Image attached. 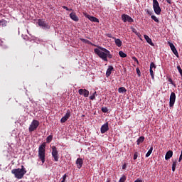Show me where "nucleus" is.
I'll use <instances>...</instances> for the list:
<instances>
[{"mask_svg":"<svg viewBox=\"0 0 182 182\" xmlns=\"http://www.w3.org/2000/svg\"><path fill=\"white\" fill-rule=\"evenodd\" d=\"M94 52L105 62H107V58H109V59H112V58H113V55H111L110 51L103 47L98 46V48L94 49Z\"/></svg>","mask_w":182,"mask_h":182,"instance_id":"1","label":"nucleus"},{"mask_svg":"<svg viewBox=\"0 0 182 182\" xmlns=\"http://www.w3.org/2000/svg\"><path fill=\"white\" fill-rule=\"evenodd\" d=\"M11 173L14 175L16 178L21 180V178H23V176L26 174V168L22 165L21 168H18L13 169Z\"/></svg>","mask_w":182,"mask_h":182,"instance_id":"2","label":"nucleus"},{"mask_svg":"<svg viewBox=\"0 0 182 182\" xmlns=\"http://www.w3.org/2000/svg\"><path fill=\"white\" fill-rule=\"evenodd\" d=\"M46 147V143H43L38 148V157L42 163H45V149Z\"/></svg>","mask_w":182,"mask_h":182,"instance_id":"3","label":"nucleus"},{"mask_svg":"<svg viewBox=\"0 0 182 182\" xmlns=\"http://www.w3.org/2000/svg\"><path fill=\"white\" fill-rule=\"evenodd\" d=\"M153 9L156 15L161 14V8H160V4L157 0H153Z\"/></svg>","mask_w":182,"mask_h":182,"instance_id":"4","label":"nucleus"},{"mask_svg":"<svg viewBox=\"0 0 182 182\" xmlns=\"http://www.w3.org/2000/svg\"><path fill=\"white\" fill-rule=\"evenodd\" d=\"M52 149V157L54 159V161H59V151H58V148L55 146H53Z\"/></svg>","mask_w":182,"mask_h":182,"instance_id":"5","label":"nucleus"},{"mask_svg":"<svg viewBox=\"0 0 182 182\" xmlns=\"http://www.w3.org/2000/svg\"><path fill=\"white\" fill-rule=\"evenodd\" d=\"M39 127V121L34 119L32 121L28 130L30 132H35Z\"/></svg>","mask_w":182,"mask_h":182,"instance_id":"6","label":"nucleus"},{"mask_svg":"<svg viewBox=\"0 0 182 182\" xmlns=\"http://www.w3.org/2000/svg\"><path fill=\"white\" fill-rule=\"evenodd\" d=\"M176 103V93L172 92L169 98V107H174V104Z\"/></svg>","mask_w":182,"mask_h":182,"instance_id":"7","label":"nucleus"},{"mask_svg":"<svg viewBox=\"0 0 182 182\" xmlns=\"http://www.w3.org/2000/svg\"><path fill=\"white\" fill-rule=\"evenodd\" d=\"M121 18L122 21L124 23L129 22V23H132V22H134V20L127 14H122Z\"/></svg>","mask_w":182,"mask_h":182,"instance_id":"8","label":"nucleus"},{"mask_svg":"<svg viewBox=\"0 0 182 182\" xmlns=\"http://www.w3.org/2000/svg\"><path fill=\"white\" fill-rule=\"evenodd\" d=\"M168 45H169L171 50H172V52L175 55V56L178 58V52L177 51L176 46H174V44H173V43H171L170 41H168Z\"/></svg>","mask_w":182,"mask_h":182,"instance_id":"9","label":"nucleus"},{"mask_svg":"<svg viewBox=\"0 0 182 182\" xmlns=\"http://www.w3.org/2000/svg\"><path fill=\"white\" fill-rule=\"evenodd\" d=\"M38 25L43 28V29H49V25L46 23V21L43 20H38Z\"/></svg>","mask_w":182,"mask_h":182,"instance_id":"10","label":"nucleus"},{"mask_svg":"<svg viewBox=\"0 0 182 182\" xmlns=\"http://www.w3.org/2000/svg\"><path fill=\"white\" fill-rule=\"evenodd\" d=\"M78 93L80 95V96H84V97H89V90L86 89H80L78 90Z\"/></svg>","mask_w":182,"mask_h":182,"instance_id":"11","label":"nucleus"},{"mask_svg":"<svg viewBox=\"0 0 182 182\" xmlns=\"http://www.w3.org/2000/svg\"><path fill=\"white\" fill-rule=\"evenodd\" d=\"M69 117H70V110L68 109L65 115L61 118L60 122L65 123Z\"/></svg>","mask_w":182,"mask_h":182,"instance_id":"12","label":"nucleus"},{"mask_svg":"<svg viewBox=\"0 0 182 182\" xmlns=\"http://www.w3.org/2000/svg\"><path fill=\"white\" fill-rule=\"evenodd\" d=\"M109 130V122H106L101 127V133L102 134H105L106 132Z\"/></svg>","mask_w":182,"mask_h":182,"instance_id":"13","label":"nucleus"},{"mask_svg":"<svg viewBox=\"0 0 182 182\" xmlns=\"http://www.w3.org/2000/svg\"><path fill=\"white\" fill-rule=\"evenodd\" d=\"M113 70H114V68H113L112 65H109L106 72V77H109V76L112 75V72H113Z\"/></svg>","mask_w":182,"mask_h":182,"instance_id":"14","label":"nucleus"},{"mask_svg":"<svg viewBox=\"0 0 182 182\" xmlns=\"http://www.w3.org/2000/svg\"><path fill=\"white\" fill-rule=\"evenodd\" d=\"M76 165L77 168H82V166H83V159L82 158L77 159Z\"/></svg>","mask_w":182,"mask_h":182,"instance_id":"15","label":"nucleus"},{"mask_svg":"<svg viewBox=\"0 0 182 182\" xmlns=\"http://www.w3.org/2000/svg\"><path fill=\"white\" fill-rule=\"evenodd\" d=\"M70 18L75 22H79V17L76 15V13L70 14Z\"/></svg>","mask_w":182,"mask_h":182,"instance_id":"16","label":"nucleus"},{"mask_svg":"<svg viewBox=\"0 0 182 182\" xmlns=\"http://www.w3.org/2000/svg\"><path fill=\"white\" fill-rule=\"evenodd\" d=\"M144 38L145 41H146L147 43L151 45V46H154V43L151 41V38H150V37H149V36L144 35Z\"/></svg>","mask_w":182,"mask_h":182,"instance_id":"17","label":"nucleus"},{"mask_svg":"<svg viewBox=\"0 0 182 182\" xmlns=\"http://www.w3.org/2000/svg\"><path fill=\"white\" fill-rule=\"evenodd\" d=\"M112 39L114 40L115 44L117 45V46L118 48L122 47V45H123V43H122V40H120L119 38H116L115 37H113Z\"/></svg>","mask_w":182,"mask_h":182,"instance_id":"18","label":"nucleus"},{"mask_svg":"<svg viewBox=\"0 0 182 182\" xmlns=\"http://www.w3.org/2000/svg\"><path fill=\"white\" fill-rule=\"evenodd\" d=\"M173 157V151L170 150L166 152L165 156V160H170Z\"/></svg>","mask_w":182,"mask_h":182,"instance_id":"19","label":"nucleus"},{"mask_svg":"<svg viewBox=\"0 0 182 182\" xmlns=\"http://www.w3.org/2000/svg\"><path fill=\"white\" fill-rule=\"evenodd\" d=\"M87 18H89L90 21H91V22H97L99 23V20L97 19V18L95 17V16H87Z\"/></svg>","mask_w":182,"mask_h":182,"instance_id":"20","label":"nucleus"},{"mask_svg":"<svg viewBox=\"0 0 182 182\" xmlns=\"http://www.w3.org/2000/svg\"><path fill=\"white\" fill-rule=\"evenodd\" d=\"M119 93H126L127 92V90L124 87H121L118 89Z\"/></svg>","mask_w":182,"mask_h":182,"instance_id":"21","label":"nucleus"},{"mask_svg":"<svg viewBox=\"0 0 182 182\" xmlns=\"http://www.w3.org/2000/svg\"><path fill=\"white\" fill-rule=\"evenodd\" d=\"M143 141H144V136H140V137L137 139V141H136L138 146H139V144H140L141 143H143Z\"/></svg>","mask_w":182,"mask_h":182,"instance_id":"22","label":"nucleus"},{"mask_svg":"<svg viewBox=\"0 0 182 182\" xmlns=\"http://www.w3.org/2000/svg\"><path fill=\"white\" fill-rule=\"evenodd\" d=\"M6 23H7V22L6 20H4V19L0 20V26H2L4 28V27L6 26Z\"/></svg>","mask_w":182,"mask_h":182,"instance_id":"23","label":"nucleus"},{"mask_svg":"<svg viewBox=\"0 0 182 182\" xmlns=\"http://www.w3.org/2000/svg\"><path fill=\"white\" fill-rule=\"evenodd\" d=\"M52 140H53V135H49L46 138V143H50V141H52Z\"/></svg>","mask_w":182,"mask_h":182,"instance_id":"24","label":"nucleus"},{"mask_svg":"<svg viewBox=\"0 0 182 182\" xmlns=\"http://www.w3.org/2000/svg\"><path fill=\"white\" fill-rule=\"evenodd\" d=\"M151 153H153V146H151V148L149 149V150L146 153V157H150V154H151Z\"/></svg>","mask_w":182,"mask_h":182,"instance_id":"25","label":"nucleus"},{"mask_svg":"<svg viewBox=\"0 0 182 182\" xmlns=\"http://www.w3.org/2000/svg\"><path fill=\"white\" fill-rule=\"evenodd\" d=\"M119 55L121 58H127V54L124 53L123 51H119Z\"/></svg>","mask_w":182,"mask_h":182,"instance_id":"26","label":"nucleus"},{"mask_svg":"<svg viewBox=\"0 0 182 182\" xmlns=\"http://www.w3.org/2000/svg\"><path fill=\"white\" fill-rule=\"evenodd\" d=\"M151 19H153V21H154V22H156L157 23L160 22V21L159 20V18H157L156 16H151Z\"/></svg>","mask_w":182,"mask_h":182,"instance_id":"27","label":"nucleus"},{"mask_svg":"<svg viewBox=\"0 0 182 182\" xmlns=\"http://www.w3.org/2000/svg\"><path fill=\"white\" fill-rule=\"evenodd\" d=\"M168 82H169L171 83V85L174 86V87H176L177 85L174 83V82L173 81V80L171 78H168Z\"/></svg>","mask_w":182,"mask_h":182,"instance_id":"28","label":"nucleus"},{"mask_svg":"<svg viewBox=\"0 0 182 182\" xmlns=\"http://www.w3.org/2000/svg\"><path fill=\"white\" fill-rule=\"evenodd\" d=\"M101 110H102V113H107L109 112V109L106 107H102Z\"/></svg>","mask_w":182,"mask_h":182,"instance_id":"29","label":"nucleus"},{"mask_svg":"<svg viewBox=\"0 0 182 182\" xmlns=\"http://www.w3.org/2000/svg\"><path fill=\"white\" fill-rule=\"evenodd\" d=\"M126 181V176L123 175L120 179L119 180V182H125Z\"/></svg>","mask_w":182,"mask_h":182,"instance_id":"30","label":"nucleus"},{"mask_svg":"<svg viewBox=\"0 0 182 182\" xmlns=\"http://www.w3.org/2000/svg\"><path fill=\"white\" fill-rule=\"evenodd\" d=\"M149 72H150V75L151 76V79H153V80H154V73L153 72V70L149 69Z\"/></svg>","mask_w":182,"mask_h":182,"instance_id":"31","label":"nucleus"},{"mask_svg":"<svg viewBox=\"0 0 182 182\" xmlns=\"http://www.w3.org/2000/svg\"><path fill=\"white\" fill-rule=\"evenodd\" d=\"M96 91L93 93V95H92L90 97V100H95V97H96V96H95V95H96Z\"/></svg>","mask_w":182,"mask_h":182,"instance_id":"32","label":"nucleus"},{"mask_svg":"<svg viewBox=\"0 0 182 182\" xmlns=\"http://www.w3.org/2000/svg\"><path fill=\"white\" fill-rule=\"evenodd\" d=\"M156 64H154V63H151L150 64V69L153 70L154 69H156Z\"/></svg>","mask_w":182,"mask_h":182,"instance_id":"33","label":"nucleus"},{"mask_svg":"<svg viewBox=\"0 0 182 182\" xmlns=\"http://www.w3.org/2000/svg\"><path fill=\"white\" fill-rule=\"evenodd\" d=\"M177 69H178L181 76H182V69H181V67H180V65H178L177 66Z\"/></svg>","mask_w":182,"mask_h":182,"instance_id":"34","label":"nucleus"},{"mask_svg":"<svg viewBox=\"0 0 182 182\" xmlns=\"http://www.w3.org/2000/svg\"><path fill=\"white\" fill-rule=\"evenodd\" d=\"M82 42H84V43H90V41L89 40L81 38Z\"/></svg>","mask_w":182,"mask_h":182,"instance_id":"35","label":"nucleus"},{"mask_svg":"<svg viewBox=\"0 0 182 182\" xmlns=\"http://www.w3.org/2000/svg\"><path fill=\"white\" fill-rule=\"evenodd\" d=\"M136 73H137L139 77H140V76H141V72L140 71V69L136 68Z\"/></svg>","mask_w":182,"mask_h":182,"instance_id":"36","label":"nucleus"},{"mask_svg":"<svg viewBox=\"0 0 182 182\" xmlns=\"http://www.w3.org/2000/svg\"><path fill=\"white\" fill-rule=\"evenodd\" d=\"M137 157H138V153L135 152L134 154V160H137Z\"/></svg>","mask_w":182,"mask_h":182,"instance_id":"37","label":"nucleus"},{"mask_svg":"<svg viewBox=\"0 0 182 182\" xmlns=\"http://www.w3.org/2000/svg\"><path fill=\"white\" fill-rule=\"evenodd\" d=\"M66 177H68V175H66L65 173L63 176V180L61 181H64V182L66 181Z\"/></svg>","mask_w":182,"mask_h":182,"instance_id":"38","label":"nucleus"},{"mask_svg":"<svg viewBox=\"0 0 182 182\" xmlns=\"http://www.w3.org/2000/svg\"><path fill=\"white\" fill-rule=\"evenodd\" d=\"M62 8H63V9L67 10V11H72V9H69V8H68L66 6H63Z\"/></svg>","mask_w":182,"mask_h":182,"instance_id":"39","label":"nucleus"},{"mask_svg":"<svg viewBox=\"0 0 182 182\" xmlns=\"http://www.w3.org/2000/svg\"><path fill=\"white\" fill-rule=\"evenodd\" d=\"M177 166V161H173L172 167H176Z\"/></svg>","mask_w":182,"mask_h":182,"instance_id":"40","label":"nucleus"},{"mask_svg":"<svg viewBox=\"0 0 182 182\" xmlns=\"http://www.w3.org/2000/svg\"><path fill=\"white\" fill-rule=\"evenodd\" d=\"M133 60H134V62H136L137 63H139V60H137V58L136 57H132Z\"/></svg>","mask_w":182,"mask_h":182,"instance_id":"41","label":"nucleus"},{"mask_svg":"<svg viewBox=\"0 0 182 182\" xmlns=\"http://www.w3.org/2000/svg\"><path fill=\"white\" fill-rule=\"evenodd\" d=\"M182 160V154L181 153V155L179 156V159H178V162L180 163V161H181Z\"/></svg>","mask_w":182,"mask_h":182,"instance_id":"42","label":"nucleus"},{"mask_svg":"<svg viewBox=\"0 0 182 182\" xmlns=\"http://www.w3.org/2000/svg\"><path fill=\"white\" fill-rule=\"evenodd\" d=\"M132 32L134 33H137V30H136V28H132Z\"/></svg>","mask_w":182,"mask_h":182,"instance_id":"43","label":"nucleus"},{"mask_svg":"<svg viewBox=\"0 0 182 182\" xmlns=\"http://www.w3.org/2000/svg\"><path fill=\"white\" fill-rule=\"evenodd\" d=\"M107 36L108 38H113V36H112V34H110V33L107 34Z\"/></svg>","mask_w":182,"mask_h":182,"instance_id":"44","label":"nucleus"},{"mask_svg":"<svg viewBox=\"0 0 182 182\" xmlns=\"http://www.w3.org/2000/svg\"><path fill=\"white\" fill-rule=\"evenodd\" d=\"M134 182H143V181L141 179H136Z\"/></svg>","mask_w":182,"mask_h":182,"instance_id":"45","label":"nucleus"},{"mask_svg":"<svg viewBox=\"0 0 182 182\" xmlns=\"http://www.w3.org/2000/svg\"><path fill=\"white\" fill-rule=\"evenodd\" d=\"M169 5H171V0H166Z\"/></svg>","mask_w":182,"mask_h":182,"instance_id":"46","label":"nucleus"},{"mask_svg":"<svg viewBox=\"0 0 182 182\" xmlns=\"http://www.w3.org/2000/svg\"><path fill=\"white\" fill-rule=\"evenodd\" d=\"M122 170H126V164H124V165L122 166Z\"/></svg>","mask_w":182,"mask_h":182,"instance_id":"47","label":"nucleus"},{"mask_svg":"<svg viewBox=\"0 0 182 182\" xmlns=\"http://www.w3.org/2000/svg\"><path fill=\"white\" fill-rule=\"evenodd\" d=\"M146 13H147L149 15H151V13L150 11H149V10H146Z\"/></svg>","mask_w":182,"mask_h":182,"instance_id":"48","label":"nucleus"},{"mask_svg":"<svg viewBox=\"0 0 182 182\" xmlns=\"http://www.w3.org/2000/svg\"><path fill=\"white\" fill-rule=\"evenodd\" d=\"M172 171H176V167H174V166H172Z\"/></svg>","mask_w":182,"mask_h":182,"instance_id":"49","label":"nucleus"}]
</instances>
